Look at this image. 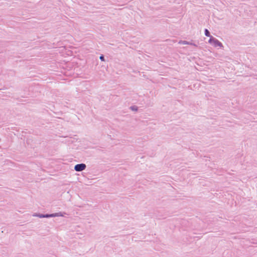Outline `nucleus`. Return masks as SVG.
I'll list each match as a JSON object with an SVG mask.
<instances>
[{
  "label": "nucleus",
  "instance_id": "obj_1",
  "mask_svg": "<svg viewBox=\"0 0 257 257\" xmlns=\"http://www.w3.org/2000/svg\"><path fill=\"white\" fill-rule=\"evenodd\" d=\"M209 43L212 45H213L214 47H222V44L219 42L216 39L213 38L212 37H211L209 40Z\"/></svg>",
  "mask_w": 257,
  "mask_h": 257
},
{
  "label": "nucleus",
  "instance_id": "obj_2",
  "mask_svg": "<svg viewBox=\"0 0 257 257\" xmlns=\"http://www.w3.org/2000/svg\"><path fill=\"white\" fill-rule=\"evenodd\" d=\"M86 168L84 164H77L75 166L74 169L76 171H81L84 170Z\"/></svg>",
  "mask_w": 257,
  "mask_h": 257
},
{
  "label": "nucleus",
  "instance_id": "obj_3",
  "mask_svg": "<svg viewBox=\"0 0 257 257\" xmlns=\"http://www.w3.org/2000/svg\"><path fill=\"white\" fill-rule=\"evenodd\" d=\"M205 34L206 36L207 37H210V33H209V32L208 31V30L207 29H205Z\"/></svg>",
  "mask_w": 257,
  "mask_h": 257
},
{
  "label": "nucleus",
  "instance_id": "obj_4",
  "mask_svg": "<svg viewBox=\"0 0 257 257\" xmlns=\"http://www.w3.org/2000/svg\"><path fill=\"white\" fill-rule=\"evenodd\" d=\"M55 215H53V214H51V215H46V216H40V217H51V216H54Z\"/></svg>",
  "mask_w": 257,
  "mask_h": 257
},
{
  "label": "nucleus",
  "instance_id": "obj_5",
  "mask_svg": "<svg viewBox=\"0 0 257 257\" xmlns=\"http://www.w3.org/2000/svg\"><path fill=\"white\" fill-rule=\"evenodd\" d=\"M180 43H181V42H180ZM181 43L183 44H189V43L186 41H183V42H181Z\"/></svg>",
  "mask_w": 257,
  "mask_h": 257
},
{
  "label": "nucleus",
  "instance_id": "obj_6",
  "mask_svg": "<svg viewBox=\"0 0 257 257\" xmlns=\"http://www.w3.org/2000/svg\"><path fill=\"white\" fill-rule=\"evenodd\" d=\"M100 59L102 61H104V57H103V56H101L100 57Z\"/></svg>",
  "mask_w": 257,
  "mask_h": 257
},
{
  "label": "nucleus",
  "instance_id": "obj_7",
  "mask_svg": "<svg viewBox=\"0 0 257 257\" xmlns=\"http://www.w3.org/2000/svg\"><path fill=\"white\" fill-rule=\"evenodd\" d=\"M132 110H137V109L135 108V107H132Z\"/></svg>",
  "mask_w": 257,
  "mask_h": 257
}]
</instances>
